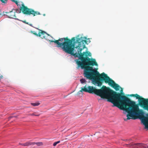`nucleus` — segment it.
<instances>
[{"label": "nucleus", "mask_w": 148, "mask_h": 148, "mask_svg": "<svg viewBox=\"0 0 148 148\" xmlns=\"http://www.w3.org/2000/svg\"><path fill=\"white\" fill-rule=\"evenodd\" d=\"M31 145H33V142L29 141L25 143V146H28Z\"/></svg>", "instance_id": "nucleus-14"}, {"label": "nucleus", "mask_w": 148, "mask_h": 148, "mask_svg": "<svg viewBox=\"0 0 148 148\" xmlns=\"http://www.w3.org/2000/svg\"><path fill=\"white\" fill-rule=\"evenodd\" d=\"M65 42L63 43L64 46V49H70L71 48H75V37L72 38L71 39H69L68 37L65 38Z\"/></svg>", "instance_id": "nucleus-7"}, {"label": "nucleus", "mask_w": 148, "mask_h": 148, "mask_svg": "<svg viewBox=\"0 0 148 148\" xmlns=\"http://www.w3.org/2000/svg\"><path fill=\"white\" fill-rule=\"evenodd\" d=\"M104 81L106 83H108L116 91L119 90L120 88H121L118 84H116L113 80L108 76L107 74L104 73L99 75V78L95 79L94 80V82L95 84H97L98 86H101L102 84L101 81Z\"/></svg>", "instance_id": "nucleus-4"}, {"label": "nucleus", "mask_w": 148, "mask_h": 148, "mask_svg": "<svg viewBox=\"0 0 148 148\" xmlns=\"http://www.w3.org/2000/svg\"><path fill=\"white\" fill-rule=\"evenodd\" d=\"M60 142V141H58L57 142H55V143H53V146H55L57 145V144L59 143Z\"/></svg>", "instance_id": "nucleus-18"}, {"label": "nucleus", "mask_w": 148, "mask_h": 148, "mask_svg": "<svg viewBox=\"0 0 148 148\" xmlns=\"http://www.w3.org/2000/svg\"><path fill=\"white\" fill-rule=\"evenodd\" d=\"M6 13L8 14V16L9 17L11 18H14L15 19H17L16 18V16L15 15V12L11 11L10 12H6Z\"/></svg>", "instance_id": "nucleus-12"}, {"label": "nucleus", "mask_w": 148, "mask_h": 148, "mask_svg": "<svg viewBox=\"0 0 148 148\" xmlns=\"http://www.w3.org/2000/svg\"><path fill=\"white\" fill-rule=\"evenodd\" d=\"M130 96H131L134 97L135 96V94H131L130 95Z\"/></svg>", "instance_id": "nucleus-22"}, {"label": "nucleus", "mask_w": 148, "mask_h": 148, "mask_svg": "<svg viewBox=\"0 0 148 148\" xmlns=\"http://www.w3.org/2000/svg\"><path fill=\"white\" fill-rule=\"evenodd\" d=\"M65 38H60L58 40H49V41L51 42H54L58 45V47H61L63 51H64V45L63 43L65 42Z\"/></svg>", "instance_id": "nucleus-8"}, {"label": "nucleus", "mask_w": 148, "mask_h": 148, "mask_svg": "<svg viewBox=\"0 0 148 148\" xmlns=\"http://www.w3.org/2000/svg\"><path fill=\"white\" fill-rule=\"evenodd\" d=\"M134 97L138 99L139 105L144 110L148 111V99L143 98L137 94H135Z\"/></svg>", "instance_id": "nucleus-6"}, {"label": "nucleus", "mask_w": 148, "mask_h": 148, "mask_svg": "<svg viewBox=\"0 0 148 148\" xmlns=\"http://www.w3.org/2000/svg\"><path fill=\"white\" fill-rule=\"evenodd\" d=\"M123 90L122 89V90H121V92H123Z\"/></svg>", "instance_id": "nucleus-26"}, {"label": "nucleus", "mask_w": 148, "mask_h": 148, "mask_svg": "<svg viewBox=\"0 0 148 148\" xmlns=\"http://www.w3.org/2000/svg\"><path fill=\"white\" fill-rule=\"evenodd\" d=\"M14 2L18 6H21L19 8L21 12V11L24 14L27 15H32L33 16H35L38 15L40 14V13L38 11H35L34 10L31 8H28L27 6H25L23 3L22 2L21 4H19L17 1L15 0Z\"/></svg>", "instance_id": "nucleus-5"}, {"label": "nucleus", "mask_w": 148, "mask_h": 148, "mask_svg": "<svg viewBox=\"0 0 148 148\" xmlns=\"http://www.w3.org/2000/svg\"><path fill=\"white\" fill-rule=\"evenodd\" d=\"M32 33L33 34H34L35 35H36L37 36H40V34H39V32L38 33V34H37L36 32H35L34 31H32Z\"/></svg>", "instance_id": "nucleus-16"}, {"label": "nucleus", "mask_w": 148, "mask_h": 148, "mask_svg": "<svg viewBox=\"0 0 148 148\" xmlns=\"http://www.w3.org/2000/svg\"><path fill=\"white\" fill-rule=\"evenodd\" d=\"M8 0H5V4L7 3Z\"/></svg>", "instance_id": "nucleus-25"}, {"label": "nucleus", "mask_w": 148, "mask_h": 148, "mask_svg": "<svg viewBox=\"0 0 148 148\" xmlns=\"http://www.w3.org/2000/svg\"><path fill=\"white\" fill-rule=\"evenodd\" d=\"M36 144L37 146H41L43 145V144L42 142H33V145Z\"/></svg>", "instance_id": "nucleus-13"}, {"label": "nucleus", "mask_w": 148, "mask_h": 148, "mask_svg": "<svg viewBox=\"0 0 148 148\" xmlns=\"http://www.w3.org/2000/svg\"><path fill=\"white\" fill-rule=\"evenodd\" d=\"M23 23H25L27 24H28V23H27V22H26V21H23Z\"/></svg>", "instance_id": "nucleus-23"}, {"label": "nucleus", "mask_w": 148, "mask_h": 148, "mask_svg": "<svg viewBox=\"0 0 148 148\" xmlns=\"http://www.w3.org/2000/svg\"><path fill=\"white\" fill-rule=\"evenodd\" d=\"M101 99H98V100H100Z\"/></svg>", "instance_id": "nucleus-27"}, {"label": "nucleus", "mask_w": 148, "mask_h": 148, "mask_svg": "<svg viewBox=\"0 0 148 148\" xmlns=\"http://www.w3.org/2000/svg\"><path fill=\"white\" fill-rule=\"evenodd\" d=\"M37 29L39 30V34H40V36H39L42 38H45L47 39V36H49V35L44 31H42L37 28Z\"/></svg>", "instance_id": "nucleus-11"}, {"label": "nucleus", "mask_w": 148, "mask_h": 148, "mask_svg": "<svg viewBox=\"0 0 148 148\" xmlns=\"http://www.w3.org/2000/svg\"><path fill=\"white\" fill-rule=\"evenodd\" d=\"M147 116L142 115L140 116V119H141L143 125L145 126V129H148V113L146 114Z\"/></svg>", "instance_id": "nucleus-10"}, {"label": "nucleus", "mask_w": 148, "mask_h": 148, "mask_svg": "<svg viewBox=\"0 0 148 148\" xmlns=\"http://www.w3.org/2000/svg\"><path fill=\"white\" fill-rule=\"evenodd\" d=\"M80 56V61L76 59L75 60L78 65L77 69L80 67L82 69H84V76L87 79L94 80L99 78L100 75L97 71L95 70L92 66H97L98 64L94 59L90 58L88 56H91V54L89 51H86Z\"/></svg>", "instance_id": "nucleus-2"}, {"label": "nucleus", "mask_w": 148, "mask_h": 148, "mask_svg": "<svg viewBox=\"0 0 148 148\" xmlns=\"http://www.w3.org/2000/svg\"><path fill=\"white\" fill-rule=\"evenodd\" d=\"M4 12H3V14H4Z\"/></svg>", "instance_id": "nucleus-28"}, {"label": "nucleus", "mask_w": 148, "mask_h": 148, "mask_svg": "<svg viewBox=\"0 0 148 148\" xmlns=\"http://www.w3.org/2000/svg\"><path fill=\"white\" fill-rule=\"evenodd\" d=\"M76 42L78 43V45L75 48H71L70 49H64V52L66 53L73 55L75 57H78V60H80V56L83 55V53L86 52H84L82 53V50L85 47L84 43H86V40H83V38L81 37L80 38H77Z\"/></svg>", "instance_id": "nucleus-3"}, {"label": "nucleus", "mask_w": 148, "mask_h": 148, "mask_svg": "<svg viewBox=\"0 0 148 148\" xmlns=\"http://www.w3.org/2000/svg\"><path fill=\"white\" fill-rule=\"evenodd\" d=\"M43 15H44V16H45V14H44Z\"/></svg>", "instance_id": "nucleus-29"}, {"label": "nucleus", "mask_w": 148, "mask_h": 148, "mask_svg": "<svg viewBox=\"0 0 148 148\" xmlns=\"http://www.w3.org/2000/svg\"><path fill=\"white\" fill-rule=\"evenodd\" d=\"M86 86L84 88H81V90L79 92L83 91L89 93H94L101 99H107V101L111 102L114 106L127 113V120L135 119L136 118L135 116L139 115L138 105L127 97L122 95L121 93H118L104 86L100 89H97L90 86H89L88 89Z\"/></svg>", "instance_id": "nucleus-1"}, {"label": "nucleus", "mask_w": 148, "mask_h": 148, "mask_svg": "<svg viewBox=\"0 0 148 148\" xmlns=\"http://www.w3.org/2000/svg\"><path fill=\"white\" fill-rule=\"evenodd\" d=\"M19 144L20 145H21L23 146H25V143H19Z\"/></svg>", "instance_id": "nucleus-19"}, {"label": "nucleus", "mask_w": 148, "mask_h": 148, "mask_svg": "<svg viewBox=\"0 0 148 148\" xmlns=\"http://www.w3.org/2000/svg\"><path fill=\"white\" fill-rule=\"evenodd\" d=\"M126 145L133 148H148L147 145L142 143H135L133 142L130 144Z\"/></svg>", "instance_id": "nucleus-9"}, {"label": "nucleus", "mask_w": 148, "mask_h": 148, "mask_svg": "<svg viewBox=\"0 0 148 148\" xmlns=\"http://www.w3.org/2000/svg\"><path fill=\"white\" fill-rule=\"evenodd\" d=\"M30 115H31V116H38L40 115V114H38V115H35L34 114H30Z\"/></svg>", "instance_id": "nucleus-20"}, {"label": "nucleus", "mask_w": 148, "mask_h": 148, "mask_svg": "<svg viewBox=\"0 0 148 148\" xmlns=\"http://www.w3.org/2000/svg\"><path fill=\"white\" fill-rule=\"evenodd\" d=\"M31 104L32 106H38L40 104V103L38 102L34 103H31Z\"/></svg>", "instance_id": "nucleus-15"}, {"label": "nucleus", "mask_w": 148, "mask_h": 148, "mask_svg": "<svg viewBox=\"0 0 148 148\" xmlns=\"http://www.w3.org/2000/svg\"><path fill=\"white\" fill-rule=\"evenodd\" d=\"M0 1H1L2 3L5 4V0H0Z\"/></svg>", "instance_id": "nucleus-21"}, {"label": "nucleus", "mask_w": 148, "mask_h": 148, "mask_svg": "<svg viewBox=\"0 0 148 148\" xmlns=\"http://www.w3.org/2000/svg\"><path fill=\"white\" fill-rule=\"evenodd\" d=\"M30 26H32V27H33V26H32V24H29L28 23V24Z\"/></svg>", "instance_id": "nucleus-24"}, {"label": "nucleus", "mask_w": 148, "mask_h": 148, "mask_svg": "<svg viewBox=\"0 0 148 148\" xmlns=\"http://www.w3.org/2000/svg\"><path fill=\"white\" fill-rule=\"evenodd\" d=\"M80 82L82 84L86 83V81L84 79H80Z\"/></svg>", "instance_id": "nucleus-17"}]
</instances>
